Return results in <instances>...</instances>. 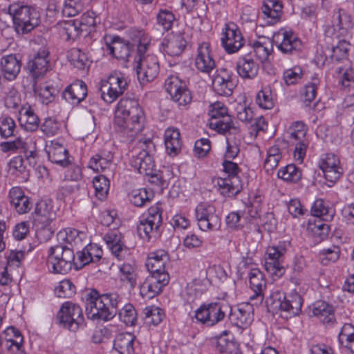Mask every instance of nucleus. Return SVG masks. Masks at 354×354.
I'll use <instances>...</instances> for the list:
<instances>
[{"label":"nucleus","mask_w":354,"mask_h":354,"mask_svg":"<svg viewBox=\"0 0 354 354\" xmlns=\"http://www.w3.org/2000/svg\"><path fill=\"white\" fill-rule=\"evenodd\" d=\"M145 114L137 100L122 98L118 104L115 125L129 138L140 133L144 127Z\"/></svg>","instance_id":"obj_1"},{"label":"nucleus","mask_w":354,"mask_h":354,"mask_svg":"<svg viewBox=\"0 0 354 354\" xmlns=\"http://www.w3.org/2000/svg\"><path fill=\"white\" fill-rule=\"evenodd\" d=\"M86 313L88 319L109 321L118 313V306L121 304V297L116 292L100 295L94 290L85 294Z\"/></svg>","instance_id":"obj_2"},{"label":"nucleus","mask_w":354,"mask_h":354,"mask_svg":"<svg viewBox=\"0 0 354 354\" xmlns=\"http://www.w3.org/2000/svg\"><path fill=\"white\" fill-rule=\"evenodd\" d=\"M290 283L294 286L291 293L283 295L276 292L266 299V305L268 311L281 310L287 313L286 317H293L300 313L303 304L301 296V281L297 277H292L290 279Z\"/></svg>","instance_id":"obj_3"},{"label":"nucleus","mask_w":354,"mask_h":354,"mask_svg":"<svg viewBox=\"0 0 354 354\" xmlns=\"http://www.w3.org/2000/svg\"><path fill=\"white\" fill-rule=\"evenodd\" d=\"M134 41L138 42V52L136 62L138 80L142 82L153 80L159 71L157 57L154 55H145L150 44V38L144 31H136Z\"/></svg>","instance_id":"obj_4"},{"label":"nucleus","mask_w":354,"mask_h":354,"mask_svg":"<svg viewBox=\"0 0 354 354\" xmlns=\"http://www.w3.org/2000/svg\"><path fill=\"white\" fill-rule=\"evenodd\" d=\"M13 27L18 35H24L37 27L40 23V14L29 6L12 4L8 8Z\"/></svg>","instance_id":"obj_5"},{"label":"nucleus","mask_w":354,"mask_h":354,"mask_svg":"<svg viewBox=\"0 0 354 354\" xmlns=\"http://www.w3.org/2000/svg\"><path fill=\"white\" fill-rule=\"evenodd\" d=\"M75 261L73 250L68 245L58 244L49 249L48 263L52 266L53 272L66 274L72 268Z\"/></svg>","instance_id":"obj_6"},{"label":"nucleus","mask_w":354,"mask_h":354,"mask_svg":"<svg viewBox=\"0 0 354 354\" xmlns=\"http://www.w3.org/2000/svg\"><path fill=\"white\" fill-rule=\"evenodd\" d=\"M232 308L223 301H216L202 304L196 311L195 317L203 324L213 326L225 317Z\"/></svg>","instance_id":"obj_7"},{"label":"nucleus","mask_w":354,"mask_h":354,"mask_svg":"<svg viewBox=\"0 0 354 354\" xmlns=\"http://www.w3.org/2000/svg\"><path fill=\"white\" fill-rule=\"evenodd\" d=\"M223 171L227 177L218 178L217 185L221 194L225 196H233L238 194L243 189L241 178L238 176L240 169L238 165L230 160H225L223 162Z\"/></svg>","instance_id":"obj_8"},{"label":"nucleus","mask_w":354,"mask_h":354,"mask_svg":"<svg viewBox=\"0 0 354 354\" xmlns=\"http://www.w3.org/2000/svg\"><path fill=\"white\" fill-rule=\"evenodd\" d=\"M162 223V209L159 204L151 206L148 209V216L141 219L138 225V233L142 239L149 241L160 235V227Z\"/></svg>","instance_id":"obj_9"},{"label":"nucleus","mask_w":354,"mask_h":354,"mask_svg":"<svg viewBox=\"0 0 354 354\" xmlns=\"http://www.w3.org/2000/svg\"><path fill=\"white\" fill-rule=\"evenodd\" d=\"M139 144L141 151L132 156L131 165L140 174L149 176L154 167L152 154L156 151V146L149 138L141 140Z\"/></svg>","instance_id":"obj_10"},{"label":"nucleus","mask_w":354,"mask_h":354,"mask_svg":"<svg viewBox=\"0 0 354 354\" xmlns=\"http://www.w3.org/2000/svg\"><path fill=\"white\" fill-rule=\"evenodd\" d=\"M127 87L128 82L124 75L120 72H114L107 80L101 81V97L104 102L111 103L122 95Z\"/></svg>","instance_id":"obj_11"},{"label":"nucleus","mask_w":354,"mask_h":354,"mask_svg":"<svg viewBox=\"0 0 354 354\" xmlns=\"http://www.w3.org/2000/svg\"><path fill=\"white\" fill-rule=\"evenodd\" d=\"M57 319L58 324L71 331L75 332L84 324V317L82 308L71 302H65L60 308Z\"/></svg>","instance_id":"obj_12"},{"label":"nucleus","mask_w":354,"mask_h":354,"mask_svg":"<svg viewBox=\"0 0 354 354\" xmlns=\"http://www.w3.org/2000/svg\"><path fill=\"white\" fill-rule=\"evenodd\" d=\"M195 216L199 229L204 232L218 230L221 225L220 216L214 206L201 203L195 209Z\"/></svg>","instance_id":"obj_13"},{"label":"nucleus","mask_w":354,"mask_h":354,"mask_svg":"<svg viewBox=\"0 0 354 354\" xmlns=\"http://www.w3.org/2000/svg\"><path fill=\"white\" fill-rule=\"evenodd\" d=\"M164 86L172 100L179 106H186L192 102V96L186 82L178 76H169L165 80Z\"/></svg>","instance_id":"obj_14"},{"label":"nucleus","mask_w":354,"mask_h":354,"mask_svg":"<svg viewBox=\"0 0 354 354\" xmlns=\"http://www.w3.org/2000/svg\"><path fill=\"white\" fill-rule=\"evenodd\" d=\"M136 31L139 30H132L131 32V38L133 44L128 41L124 40L118 36H106L105 44L109 54L118 59L127 61L134 46H138V42L134 41L136 38Z\"/></svg>","instance_id":"obj_15"},{"label":"nucleus","mask_w":354,"mask_h":354,"mask_svg":"<svg viewBox=\"0 0 354 354\" xmlns=\"http://www.w3.org/2000/svg\"><path fill=\"white\" fill-rule=\"evenodd\" d=\"M169 281V274L149 275L140 286V293L143 298L152 299L160 293Z\"/></svg>","instance_id":"obj_16"},{"label":"nucleus","mask_w":354,"mask_h":354,"mask_svg":"<svg viewBox=\"0 0 354 354\" xmlns=\"http://www.w3.org/2000/svg\"><path fill=\"white\" fill-rule=\"evenodd\" d=\"M243 37L234 24H225L223 30L221 43L228 53L237 52L243 46Z\"/></svg>","instance_id":"obj_17"},{"label":"nucleus","mask_w":354,"mask_h":354,"mask_svg":"<svg viewBox=\"0 0 354 354\" xmlns=\"http://www.w3.org/2000/svg\"><path fill=\"white\" fill-rule=\"evenodd\" d=\"M273 41L276 44L278 48L284 54L298 51L301 46L300 39L293 32L283 29L274 34Z\"/></svg>","instance_id":"obj_18"},{"label":"nucleus","mask_w":354,"mask_h":354,"mask_svg":"<svg viewBox=\"0 0 354 354\" xmlns=\"http://www.w3.org/2000/svg\"><path fill=\"white\" fill-rule=\"evenodd\" d=\"M249 283L254 294L250 297L252 305H260L264 299L263 292L266 287L263 274L257 268L252 269L249 273Z\"/></svg>","instance_id":"obj_19"},{"label":"nucleus","mask_w":354,"mask_h":354,"mask_svg":"<svg viewBox=\"0 0 354 354\" xmlns=\"http://www.w3.org/2000/svg\"><path fill=\"white\" fill-rule=\"evenodd\" d=\"M195 66L199 71L204 73H209L216 67L209 43L203 42L198 47Z\"/></svg>","instance_id":"obj_20"},{"label":"nucleus","mask_w":354,"mask_h":354,"mask_svg":"<svg viewBox=\"0 0 354 354\" xmlns=\"http://www.w3.org/2000/svg\"><path fill=\"white\" fill-rule=\"evenodd\" d=\"M49 53L45 48H41L34 57L28 63V69L32 76L35 78H40L43 77L48 68V57Z\"/></svg>","instance_id":"obj_21"},{"label":"nucleus","mask_w":354,"mask_h":354,"mask_svg":"<svg viewBox=\"0 0 354 354\" xmlns=\"http://www.w3.org/2000/svg\"><path fill=\"white\" fill-rule=\"evenodd\" d=\"M221 73L214 76L212 80L214 90L220 95L230 96L232 94L235 84L232 75L230 74L227 69H221Z\"/></svg>","instance_id":"obj_22"},{"label":"nucleus","mask_w":354,"mask_h":354,"mask_svg":"<svg viewBox=\"0 0 354 354\" xmlns=\"http://www.w3.org/2000/svg\"><path fill=\"white\" fill-rule=\"evenodd\" d=\"M168 255L165 250L151 252L146 261V266L151 275L168 274L165 271V264L168 261Z\"/></svg>","instance_id":"obj_23"},{"label":"nucleus","mask_w":354,"mask_h":354,"mask_svg":"<svg viewBox=\"0 0 354 354\" xmlns=\"http://www.w3.org/2000/svg\"><path fill=\"white\" fill-rule=\"evenodd\" d=\"M87 95L86 84L82 80H76L63 91L62 96L71 104L77 105Z\"/></svg>","instance_id":"obj_24"},{"label":"nucleus","mask_w":354,"mask_h":354,"mask_svg":"<svg viewBox=\"0 0 354 354\" xmlns=\"http://www.w3.org/2000/svg\"><path fill=\"white\" fill-rule=\"evenodd\" d=\"M46 152L48 160L53 163L62 167H66L71 164L68 150L57 140L51 141L50 145L47 147Z\"/></svg>","instance_id":"obj_25"},{"label":"nucleus","mask_w":354,"mask_h":354,"mask_svg":"<svg viewBox=\"0 0 354 354\" xmlns=\"http://www.w3.org/2000/svg\"><path fill=\"white\" fill-rule=\"evenodd\" d=\"M104 241L111 253L118 259L124 258L128 253V248L122 242V234L118 230H112L106 233Z\"/></svg>","instance_id":"obj_26"},{"label":"nucleus","mask_w":354,"mask_h":354,"mask_svg":"<svg viewBox=\"0 0 354 354\" xmlns=\"http://www.w3.org/2000/svg\"><path fill=\"white\" fill-rule=\"evenodd\" d=\"M250 54L241 57L236 62V69L239 75L243 79L252 80L258 75L259 64L254 61Z\"/></svg>","instance_id":"obj_27"},{"label":"nucleus","mask_w":354,"mask_h":354,"mask_svg":"<svg viewBox=\"0 0 354 354\" xmlns=\"http://www.w3.org/2000/svg\"><path fill=\"white\" fill-rule=\"evenodd\" d=\"M9 198L11 205L19 214H26L32 208L30 198L24 194L20 187H12L9 192Z\"/></svg>","instance_id":"obj_28"},{"label":"nucleus","mask_w":354,"mask_h":354,"mask_svg":"<svg viewBox=\"0 0 354 354\" xmlns=\"http://www.w3.org/2000/svg\"><path fill=\"white\" fill-rule=\"evenodd\" d=\"M332 24L334 30L337 31L340 36H345L348 34L354 25L351 16L342 9L334 12Z\"/></svg>","instance_id":"obj_29"},{"label":"nucleus","mask_w":354,"mask_h":354,"mask_svg":"<svg viewBox=\"0 0 354 354\" xmlns=\"http://www.w3.org/2000/svg\"><path fill=\"white\" fill-rule=\"evenodd\" d=\"M187 41L182 34H177L169 39H164L162 47L170 56H179L187 46Z\"/></svg>","instance_id":"obj_30"},{"label":"nucleus","mask_w":354,"mask_h":354,"mask_svg":"<svg viewBox=\"0 0 354 354\" xmlns=\"http://www.w3.org/2000/svg\"><path fill=\"white\" fill-rule=\"evenodd\" d=\"M60 35L66 41L75 40L78 38L83 28L80 26L77 20L59 21L57 24Z\"/></svg>","instance_id":"obj_31"},{"label":"nucleus","mask_w":354,"mask_h":354,"mask_svg":"<svg viewBox=\"0 0 354 354\" xmlns=\"http://www.w3.org/2000/svg\"><path fill=\"white\" fill-rule=\"evenodd\" d=\"M1 66L4 77L8 80H12L20 71L21 62L16 55L10 54L1 58Z\"/></svg>","instance_id":"obj_32"},{"label":"nucleus","mask_w":354,"mask_h":354,"mask_svg":"<svg viewBox=\"0 0 354 354\" xmlns=\"http://www.w3.org/2000/svg\"><path fill=\"white\" fill-rule=\"evenodd\" d=\"M134 337L131 333L119 334L113 343L112 354H133Z\"/></svg>","instance_id":"obj_33"},{"label":"nucleus","mask_w":354,"mask_h":354,"mask_svg":"<svg viewBox=\"0 0 354 354\" xmlns=\"http://www.w3.org/2000/svg\"><path fill=\"white\" fill-rule=\"evenodd\" d=\"M165 145L169 155H176L181 149L180 133L176 128H168L165 132Z\"/></svg>","instance_id":"obj_34"},{"label":"nucleus","mask_w":354,"mask_h":354,"mask_svg":"<svg viewBox=\"0 0 354 354\" xmlns=\"http://www.w3.org/2000/svg\"><path fill=\"white\" fill-rule=\"evenodd\" d=\"M348 43L344 39L339 40L336 46H333L331 49L330 58L333 63L337 65H349L350 62L348 59Z\"/></svg>","instance_id":"obj_35"},{"label":"nucleus","mask_w":354,"mask_h":354,"mask_svg":"<svg viewBox=\"0 0 354 354\" xmlns=\"http://www.w3.org/2000/svg\"><path fill=\"white\" fill-rule=\"evenodd\" d=\"M35 214L40 218V221L48 224L55 219L56 213L50 201L41 200L36 203Z\"/></svg>","instance_id":"obj_36"},{"label":"nucleus","mask_w":354,"mask_h":354,"mask_svg":"<svg viewBox=\"0 0 354 354\" xmlns=\"http://www.w3.org/2000/svg\"><path fill=\"white\" fill-rule=\"evenodd\" d=\"M113 158L110 152L101 151L91 158L89 167L97 172L104 171L110 168Z\"/></svg>","instance_id":"obj_37"},{"label":"nucleus","mask_w":354,"mask_h":354,"mask_svg":"<svg viewBox=\"0 0 354 354\" xmlns=\"http://www.w3.org/2000/svg\"><path fill=\"white\" fill-rule=\"evenodd\" d=\"M282 8V3L278 0H265L261 8L263 14L270 19L268 21L270 24H274L279 21Z\"/></svg>","instance_id":"obj_38"},{"label":"nucleus","mask_w":354,"mask_h":354,"mask_svg":"<svg viewBox=\"0 0 354 354\" xmlns=\"http://www.w3.org/2000/svg\"><path fill=\"white\" fill-rule=\"evenodd\" d=\"M217 339L216 349L223 354H241L239 344L234 341L232 336L229 337L227 332Z\"/></svg>","instance_id":"obj_39"},{"label":"nucleus","mask_w":354,"mask_h":354,"mask_svg":"<svg viewBox=\"0 0 354 354\" xmlns=\"http://www.w3.org/2000/svg\"><path fill=\"white\" fill-rule=\"evenodd\" d=\"M313 313L318 317L324 324L332 323L334 319V309L331 305L325 301L316 302L313 308Z\"/></svg>","instance_id":"obj_40"},{"label":"nucleus","mask_w":354,"mask_h":354,"mask_svg":"<svg viewBox=\"0 0 354 354\" xmlns=\"http://www.w3.org/2000/svg\"><path fill=\"white\" fill-rule=\"evenodd\" d=\"M251 307L249 305H244L239 307L235 312H228L230 319L235 318V324L241 328L246 327L252 322V315L251 313Z\"/></svg>","instance_id":"obj_41"},{"label":"nucleus","mask_w":354,"mask_h":354,"mask_svg":"<svg viewBox=\"0 0 354 354\" xmlns=\"http://www.w3.org/2000/svg\"><path fill=\"white\" fill-rule=\"evenodd\" d=\"M145 324L149 326H158L165 317L164 310L158 306H147L143 310Z\"/></svg>","instance_id":"obj_42"},{"label":"nucleus","mask_w":354,"mask_h":354,"mask_svg":"<svg viewBox=\"0 0 354 354\" xmlns=\"http://www.w3.org/2000/svg\"><path fill=\"white\" fill-rule=\"evenodd\" d=\"M337 77L339 79L342 85L344 87H348L352 83H354V70L349 65L334 66Z\"/></svg>","instance_id":"obj_43"},{"label":"nucleus","mask_w":354,"mask_h":354,"mask_svg":"<svg viewBox=\"0 0 354 354\" xmlns=\"http://www.w3.org/2000/svg\"><path fill=\"white\" fill-rule=\"evenodd\" d=\"M130 202L136 207H142L149 203L153 197L151 191L145 188L134 189L129 195Z\"/></svg>","instance_id":"obj_44"},{"label":"nucleus","mask_w":354,"mask_h":354,"mask_svg":"<svg viewBox=\"0 0 354 354\" xmlns=\"http://www.w3.org/2000/svg\"><path fill=\"white\" fill-rule=\"evenodd\" d=\"M277 176L284 181L297 183L301 178V171L295 165L290 164L281 168Z\"/></svg>","instance_id":"obj_45"},{"label":"nucleus","mask_w":354,"mask_h":354,"mask_svg":"<svg viewBox=\"0 0 354 354\" xmlns=\"http://www.w3.org/2000/svg\"><path fill=\"white\" fill-rule=\"evenodd\" d=\"M68 61L75 68L82 70L88 63L87 55L80 48H71L67 55Z\"/></svg>","instance_id":"obj_46"},{"label":"nucleus","mask_w":354,"mask_h":354,"mask_svg":"<svg viewBox=\"0 0 354 354\" xmlns=\"http://www.w3.org/2000/svg\"><path fill=\"white\" fill-rule=\"evenodd\" d=\"M95 196L100 201L106 198L109 190V180L104 175L96 176L93 180Z\"/></svg>","instance_id":"obj_47"},{"label":"nucleus","mask_w":354,"mask_h":354,"mask_svg":"<svg viewBox=\"0 0 354 354\" xmlns=\"http://www.w3.org/2000/svg\"><path fill=\"white\" fill-rule=\"evenodd\" d=\"M312 215L321 218L322 221H328L333 218L332 211L325 205L322 199H317L311 207Z\"/></svg>","instance_id":"obj_48"},{"label":"nucleus","mask_w":354,"mask_h":354,"mask_svg":"<svg viewBox=\"0 0 354 354\" xmlns=\"http://www.w3.org/2000/svg\"><path fill=\"white\" fill-rule=\"evenodd\" d=\"M17 126L15 120L10 116L0 117V136L2 138H8L15 136Z\"/></svg>","instance_id":"obj_49"},{"label":"nucleus","mask_w":354,"mask_h":354,"mask_svg":"<svg viewBox=\"0 0 354 354\" xmlns=\"http://www.w3.org/2000/svg\"><path fill=\"white\" fill-rule=\"evenodd\" d=\"M120 319L127 326L135 325L137 320V313L135 308L130 304L124 305L121 309L118 308Z\"/></svg>","instance_id":"obj_50"},{"label":"nucleus","mask_w":354,"mask_h":354,"mask_svg":"<svg viewBox=\"0 0 354 354\" xmlns=\"http://www.w3.org/2000/svg\"><path fill=\"white\" fill-rule=\"evenodd\" d=\"M120 271L121 280L127 281L131 288H133L137 284V274L135 267L130 263H123L120 266Z\"/></svg>","instance_id":"obj_51"},{"label":"nucleus","mask_w":354,"mask_h":354,"mask_svg":"<svg viewBox=\"0 0 354 354\" xmlns=\"http://www.w3.org/2000/svg\"><path fill=\"white\" fill-rule=\"evenodd\" d=\"M30 139H24L21 137H18L15 140L9 142H2L0 144L1 149L3 152L8 151H20L22 152L28 143Z\"/></svg>","instance_id":"obj_52"},{"label":"nucleus","mask_w":354,"mask_h":354,"mask_svg":"<svg viewBox=\"0 0 354 354\" xmlns=\"http://www.w3.org/2000/svg\"><path fill=\"white\" fill-rule=\"evenodd\" d=\"M201 281L194 280L191 283L188 284L185 294V299L189 304H192L194 301L201 296L203 291V288H201Z\"/></svg>","instance_id":"obj_53"},{"label":"nucleus","mask_w":354,"mask_h":354,"mask_svg":"<svg viewBox=\"0 0 354 354\" xmlns=\"http://www.w3.org/2000/svg\"><path fill=\"white\" fill-rule=\"evenodd\" d=\"M209 126L211 129L222 134L230 131L232 129H234L232 120L230 115L215 120H210Z\"/></svg>","instance_id":"obj_54"},{"label":"nucleus","mask_w":354,"mask_h":354,"mask_svg":"<svg viewBox=\"0 0 354 354\" xmlns=\"http://www.w3.org/2000/svg\"><path fill=\"white\" fill-rule=\"evenodd\" d=\"M75 286L68 279H65L59 282V285L55 288V294L57 297L69 298L75 292Z\"/></svg>","instance_id":"obj_55"},{"label":"nucleus","mask_w":354,"mask_h":354,"mask_svg":"<svg viewBox=\"0 0 354 354\" xmlns=\"http://www.w3.org/2000/svg\"><path fill=\"white\" fill-rule=\"evenodd\" d=\"M156 19L158 24L161 26L164 30H169L172 28L175 16L170 10L160 9L157 14Z\"/></svg>","instance_id":"obj_56"},{"label":"nucleus","mask_w":354,"mask_h":354,"mask_svg":"<svg viewBox=\"0 0 354 354\" xmlns=\"http://www.w3.org/2000/svg\"><path fill=\"white\" fill-rule=\"evenodd\" d=\"M339 248L333 246L332 248L323 249L319 253V257L323 265L335 262L339 257Z\"/></svg>","instance_id":"obj_57"},{"label":"nucleus","mask_w":354,"mask_h":354,"mask_svg":"<svg viewBox=\"0 0 354 354\" xmlns=\"http://www.w3.org/2000/svg\"><path fill=\"white\" fill-rule=\"evenodd\" d=\"M80 0H64L62 4V15L64 17H74L82 10Z\"/></svg>","instance_id":"obj_58"},{"label":"nucleus","mask_w":354,"mask_h":354,"mask_svg":"<svg viewBox=\"0 0 354 354\" xmlns=\"http://www.w3.org/2000/svg\"><path fill=\"white\" fill-rule=\"evenodd\" d=\"M22 153H24V160L27 162L30 167H34L37 165L38 152L35 144L32 142L31 140H29L28 143Z\"/></svg>","instance_id":"obj_59"},{"label":"nucleus","mask_w":354,"mask_h":354,"mask_svg":"<svg viewBox=\"0 0 354 354\" xmlns=\"http://www.w3.org/2000/svg\"><path fill=\"white\" fill-rule=\"evenodd\" d=\"M55 89L49 86H40L35 89V93L42 104H48L54 100V91Z\"/></svg>","instance_id":"obj_60"},{"label":"nucleus","mask_w":354,"mask_h":354,"mask_svg":"<svg viewBox=\"0 0 354 354\" xmlns=\"http://www.w3.org/2000/svg\"><path fill=\"white\" fill-rule=\"evenodd\" d=\"M211 149L210 141L207 138H201L195 142L194 156L198 158L205 157Z\"/></svg>","instance_id":"obj_61"},{"label":"nucleus","mask_w":354,"mask_h":354,"mask_svg":"<svg viewBox=\"0 0 354 354\" xmlns=\"http://www.w3.org/2000/svg\"><path fill=\"white\" fill-rule=\"evenodd\" d=\"M209 115L211 120H215L229 116L227 115V108L221 102H216L210 105Z\"/></svg>","instance_id":"obj_62"},{"label":"nucleus","mask_w":354,"mask_h":354,"mask_svg":"<svg viewBox=\"0 0 354 354\" xmlns=\"http://www.w3.org/2000/svg\"><path fill=\"white\" fill-rule=\"evenodd\" d=\"M26 120L22 124L24 129L29 131H35L39 127V120L37 115L35 114L33 111L28 109L26 110L24 114Z\"/></svg>","instance_id":"obj_63"},{"label":"nucleus","mask_w":354,"mask_h":354,"mask_svg":"<svg viewBox=\"0 0 354 354\" xmlns=\"http://www.w3.org/2000/svg\"><path fill=\"white\" fill-rule=\"evenodd\" d=\"M253 53L257 58L261 62L266 60L270 55V48L266 46V44L259 41L253 42L252 45Z\"/></svg>","instance_id":"obj_64"}]
</instances>
